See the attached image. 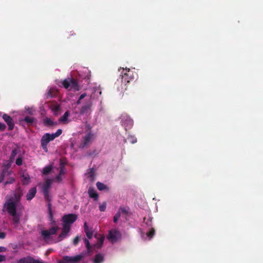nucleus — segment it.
<instances>
[{
  "instance_id": "obj_1",
  "label": "nucleus",
  "mask_w": 263,
  "mask_h": 263,
  "mask_svg": "<svg viewBox=\"0 0 263 263\" xmlns=\"http://www.w3.org/2000/svg\"><path fill=\"white\" fill-rule=\"evenodd\" d=\"M120 77L121 78L117 80L116 85L117 86L118 91L123 93L127 90V84L129 83L131 80L134 79V76L133 72L130 69L126 68L124 69L123 68Z\"/></svg>"
},
{
  "instance_id": "obj_2",
  "label": "nucleus",
  "mask_w": 263,
  "mask_h": 263,
  "mask_svg": "<svg viewBox=\"0 0 263 263\" xmlns=\"http://www.w3.org/2000/svg\"><path fill=\"white\" fill-rule=\"evenodd\" d=\"M10 215L12 216V222L16 227L20 220L21 214L16 213V203L13 201H6L4 205Z\"/></svg>"
},
{
  "instance_id": "obj_3",
  "label": "nucleus",
  "mask_w": 263,
  "mask_h": 263,
  "mask_svg": "<svg viewBox=\"0 0 263 263\" xmlns=\"http://www.w3.org/2000/svg\"><path fill=\"white\" fill-rule=\"evenodd\" d=\"M51 181L50 179H47L45 183L43 185L42 192L44 196V198L46 200L49 202L48 203V210L50 220L52 223H55V221L53 220V213L51 209V204L50 203V198L49 196V189L51 185Z\"/></svg>"
},
{
  "instance_id": "obj_4",
  "label": "nucleus",
  "mask_w": 263,
  "mask_h": 263,
  "mask_svg": "<svg viewBox=\"0 0 263 263\" xmlns=\"http://www.w3.org/2000/svg\"><path fill=\"white\" fill-rule=\"evenodd\" d=\"M62 84L64 88L66 89L70 88V90L78 91L80 89L77 80L72 78L65 79L63 81Z\"/></svg>"
},
{
  "instance_id": "obj_5",
  "label": "nucleus",
  "mask_w": 263,
  "mask_h": 263,
  "mask_svg": "<svg viewBox=\"0 0 263 263\" xmlns=\"http://www.w3.org/2000/svg\"><path fill=\"white\" fill-rule=\"evenodd\" d=\"M83 257V256L81 254L74 256H64L58 263H79Z\"/></svg>"
},
{
  "instance_id": "obj_6",
  "label": "nucleus",
  "mask_w": 263,
  "mask_h": 263,
  "mask_svg": "<svg viewBox=\"0 0 263 263\" xmlns=\"http://www.w3.org/2000/svg\"><path fill=\"white\" fill-rule=\"evenodd\" d=\"M54 139L52 135L49 133H46L42 136L41 140V143L45 152H47L48 151L47 145L48 143L53 141Z\"/></svg>"
},
{
  "instance_id": "obj_7",
  "label": "nucleus",
  "mask_w": 263,
  "mask_h": 263,
  "mask_svg": "<svg viewBox=\"0 0 263 263\" xmlns=\"http://www.w3.org/2000/svg\"><path fill=\"white\" fill-rule=\"evenodd\" d=\"M58 226L52 227L48 230H43L41 232V235L45 240H49L50 236L56 234L59 230Z\"/></svg>"
},
{
  "instance_id": "obj_8",
  "label": "nucleus",
  "mask_w": 263,
  "mask_h": 263,
  "mask_svg": "<svg viewBox=\"0 0 263 263\" xmlns=\"http://www.w3.org/2000/svg\"><path fill=\"white\" fill-rule=\"evenodd\" d=\"M77 219V216L74 214L65 215L62 218V221L65 224L69 225L73 223Z\"/></svg>"
},
{
  "instance_id": "obj_9",
  "label": "nucleus",
  "mask_w": 263,
  "mask_h": 263,
  "mask_svg": "<svg viewBox=\"0 0 263 263\" xmlns=\"http://www.w3.org/2000/svg\"><path fill=\"white\" fill-rule=\"evenodd\" d=\"M93 137V134H92L91 132H88L86 135L83 136L80 145V147L82 148L85 147L92 140Z\"/></svg>"
},
{
  "instance_id": "obj_10",
  "label": "nucleus",
  "mask_w": 263,
  "mask_h": 263,
  "mask_svg": "<svg viewBox=\"0 0 263 263\" xmlns=\"http://www.w3.org/2000/svg\"><path fill=\"white\" fill-rule=\"evenodd\" d=\"M17 263H45L43 261L40 259H35L31 256L23 257L18 261Z\"/></svg>"
},
{
  "instance_id": "obj_11",
  "label": "nucleus",
  "mask_w": 263,
  "mask_h": 263,
  "mask_svg": "<svg viewBox=\"0 0 263 263\" xmlns=\"http://www.w3.org/2000/svg\"><path fill=\"white\" fill-rule=\"evenodd\" d=\"M3 120L7 123L9 130H12L14 128V123L12 118L7 114H4L2 116Z\"/></svg>"
},
{
  "instance_id": "obj_12",
  "label": "nucleus",
  "mask_w": 263,
  "mask_h": 263,
  "mask_svg": "<svg viewBox=\"0 0 263 263\" xmlns=\"http://www.w3.org/2000/svg\"><path fill=\"white\" fill-rule=\"evenodd\" d=\"M122 124L124 126L125 130L130 129L133 125V121L128 117H123L122 119Z\"/></svg>"
},
{
  "instance_id": "obj_13",
  "label": "nucleus",
  "mask_w": 263,
  "mask_h": 263,
  "mask_svg": "<svg viewBox=\"0 0 263 263\" xmlns=\"http://www.w3.org/2000/svg\"><path fill=\"white\" fill-rule=\"evenodd\" d=\"M84 231L86 233L87 237L89 239H91L93 235L92 229L91 228L88 227L86 222H85L84 223Z\"/></svg>"
},
{
  "instance_id": "obj_14",
  "label": "nucleus",
  "mask_w": 263,
  "mask_h": 263,
  "mask_svg": "<svg viewBox=\"0 0 263 263\" xmlns=\"http://www.w3.org/2000/svg\"><path fill=\"white\" fill-rule=\"evenodd\" d=\"M36 193V189L35 187L31 188L26 195V199L31 200L33 198Z\"/></svg>"
},
{
  "instance_id": "obj_15",
  "label": "nucleus",
  "mask_w": 263,
  "mask_h": 263,
  "mask_svg": "<svg viewBox=\"0 0 263 263\" xmlns=\"http://www.w3.org/2000/svg\"><path fill=\"white\" fill-rule=\"evenodd\" d=\"M88 193L90 198H93L95 201L98 200L99 197L98 194L93 187L89 188Z\"/></svg>"
},
{
  "instance_id": "obj_16",
  "label": "nucleus",
  "mask_w": 263,
  "mask_h": 263,
  "mask_svg": "<svg viewBox=\"0 0 263 263\" xmlns=\"http://www.w3.org/2000/svg\"><path fill=\"white\" fill-rule=\"evenodd\" d=\"M21 177L22 178L21 181L23 184L26 185L29 184V183L30 182V178L28 173L23 172L21 175Z\"/></svg>"
},
{
  "instance_id": "obj_17",
  "label": "nucleus",
  "mask_w": 263,
  "mask_h": 263,
  "mask_svg": "<svg viewBox=\"0 0 263 263\" xmlns=\"http://www.w3.org/2000/svg\"><path fill=\"white\" fill-rule=\"evenodd\" d=\"M23 195L22 191L19 189H17L14 194V202L16 204L20 201L21 198Z\"/></svg>"
},
{
  "instance_id": "obj_18",
  "label": "nucleus",
  "mask_w": 263,
  "mask_h": 263,
  "mask_svg": "<svg viewBox=\"0 0 263 263\" xmlns=\"http://www.w3.org/2000/svg\"><path fill=\"white\" fill-rule=\"evenodd\" d=\"M91 106V104L90 103L83 106L80 110V114L82 115L87 113L90 110Z\"/></svg>"
},
{
  "instance_id": "obj_19",
  "label": "nucleus",
  "mask_w": 263,
  "mask_h": 263,
  "mask_svg": "<svg viewBox=\"0 0 263 263\" xmlns=\"http://www.w3.org/2000/svg\"><path fill=\"white\" fill-rule=\"evenodd\" d=\"M104 260L103 255L101 254H97L94 258L93 263H102Z\"/></svg>"
},
{
  "instance_id": "obj_20",
  "label": "nucleus",
  "mask_w": 263,
  "mask_h": 263,
  "mask_svg": "<svg viewBox=\"0 0 263 263\" xmlns=\"http://www.w3.org/2000/svg\"><path fill=\"white\" fill-rule=\"evenodd\" d=\"M44 124L47 126H52L57 124V122L52 121L50 118H46L44 120Z\"/></svg>"
},
{
  "instance_id": "obj_21",
  "label": "nucleus",
  "mask_w": 263,
  "mask_h": 263,
  "mask_svg": "<svg viewBox=\"0 0 263 263\" xmlns=\"http://www.w3.org/2000/svg\"><path fill=\"white\" fill-rule=\"evenodd\" d=\"M69 116L68 111H66L64 114L59 119V122L66 123L68 121V118Z\"/></svg>"
},
{
  "instance_id": "obj_22",
  "label": "nucleus",
  "mask_w": 263,
  "mask_h": 263,
  "mask_svg": "<svg viewBox=\"0 0 263 263\" xmlns=\"http://www.w3.org/2000/svg\"><path fill=\"white\" fill-rule=\"evenodd\" d=\"M117 233L118 232L116 231H110L109 233V235L108 236V239L111 240L112 241H116L117 240Z\"/></svg>"
},
{
  "instance_id": "obj_23",
  "label": "nucleus",
  "mask_w": 263,
  "mask_h": 263,
  "mask_svg": "<svg viewBox=\"0 0 263 263\" xmlns=\"http://www.w3.org/2000/svg\"><path fill=\"white\" fill-rule=\"evenodd\" d=\"M24 121L28 125H32L35 121V119L33 117L26 116L25 117Z\"/></svg>"
},
{
  "instance_id": "obj_24",
  "label": "nucleus",
  "mask_w": 263,
  "mask_h": 263,
  "mask_svg": "<svg viewBox=\"0 0 263 263\" xmlns=\"http://www.w3.org/2000/svg\"><path fill=\"white\" fill-rule=\"evenodd\" d=\"M57 95V91L52 88H50L47 93V98H53L55 97Z\"/></svg>"
},
{
  "instance_id": "obj_25",
  "label": "nucleus",
  "mask_w": 263,
  "mask_h": 263,
  "mask_svg": "<svg viewBox=\"0 0 263 263\" xmlns=\"http://www.w3.org/2000/svg\"><path fill=\"white\" fill-rule=\"evenodd\" d=\"M96 186L98 189L100 191H103L108 189L106 185L100 182H97L96 183Z\"/></svg>"
},
{
  "instance_id": "obj_26",
  "label": "nucleus",
  "mask_w": 263,
  "mask_h": 263,
  "mask_svg": "<svg viewBox=\"0 0 263 263\" xmlns=\"http://www.w3.org/2000/svg\"><path fill=\"white\" fill-rule=\"evenodd\" d=\"M155 234V230L154 228H149V230L146 232V236L151 239Z\"/></svg>"
},
{
  "instance_id": "obj_27",
  "label": "nucleus",
  "mask_w": 263,
  "mask_h": 263,
  "mask_svg": "<svg viewBox=\"0 0 263 263\" xmlns=\"http://www.w3.org/2000/svg\"><path fill=\"white\" fill-rule=\"evenodd\" d=\"M52 169V167L50 165L45 166L43 170V174L44 175H47L49 174Z\"/></svg>"
},
{
  "instance_id": "obj_28",
  "label": "nucleus",
  "mask_w": 263,
  "mask_h": 263,
  "mask_svg": "<svg viewBox=\"0 0 263 263\" xmlns=\"http://www.w3.org/2000/svg\"><path fill=\"white\" fill-rule=\"evenodd\" d=\"M70 226L69 225L65 224L63 223L62 232L64 233L65 234H67L70 231Z\"/></svg>"
},
{
  "instance_id": "obj_29",
  "label": "nucleus",
  "mask_w": 263,
  "mask_h": 263,
  "mask_svg": "<svg viewBox=\"0 0 263 263\" xmlns=\"http://www.w3.org/2000/svg\"><path fill=\"white\" fill-rule=\"evenodd\" d=\"M144 222H145L146 224L149 228H151L152 226V218L151 217H148L147 219L146 218H144Z\"/></svg>"
},
{
  "instance_id": "obj_30",
  "label": "nucleus",
  "mask_w": 263,
  "mask_h": 263,
  "mask_svg": "<svg viewBox=\"0 0 263 263\" xmlns=\"http://www.w3.org/2000/svg\"><path fill=\"white\" fill-rule=\"evenodd\" d=\"M17 154V151L16 149H13L11 152V155L10 156V161H12L16 155Z\"/></svg>"
},
{
  "instance_id": "obj_31",
  "label": "nucleus",
  "mask_w": 263,
  "mask_h": 263,
  "mask_svg": "<svg viewBox=\"0 0 263 263\" xmlns=\"http://www.w3.org/2000/svg\"><path fill=\"white\" fill-rule=\"evenodd\" d=\"M67 235V234H65L64 233L62 232L59 234V236H58V237L57 238V242H60V241H62L64 238H65L66 237Z\"/></svg>"
},
{
  "instance_id": "obj_32",
  "label": "nucleus",
  "mask_w": 263,
  "mask_h": 263,
  "mask_svg": "<svg viewBox=\"0 0 263 263\" xmlns=\"http://www.w3.org/2000/svg\"><path fill=\"white\" fill-rule=\"evenodd\" d=\"M62 133V130L61 129H59L55 133L51 134L54 139L60 136Z\"/></svg>"
},
{
  "instance_id": "obj_33",
  "label": "nucleus",
  "mask_w": 263,
  "mask_h": 263,
  "mask_svg": "<svg viewBox=\"0 0 263 263\" xmlns=\"http://www.w3.org/2000/svg\"><path fill=\"white\" fill-rule=\"evenodd\" d=\"M127 140L132 144L137 142V138L135 136H130L127 138Z\"/></svg>"
},
{
  "instance_id": "obj_34",
  "label": "nucleus",
  "mask_w": 263,
  "mask_h": 263,
  "mask_svg": "<svg viewBox=\"0 0 263 263\" xmlns=\"http://www.w3.org/2000/svg\"><path fill=\"white\" fill-rule=\"evenodd\" d=\"M106 208V202H103L99 206V210L101 212H104Z\"/></svg>"
},
{
  "instance_id": "obj_35",
  "label": "nucleus",
  "mask_w": 263,
  "mask_h": 263,
  "mask_svg": "<svg viewBox=\"0 0 263 263\" xmlns=\"http://www.w3.org/2000/svg\"><path fill=\"white\" fill-rule=\"evenodd\" d=\"M121 216L120 212L118 211L114 217V222L117 223Z\"/></svg>"
},
{
  "instance_id": "obj_36",
  "label": "nucleus",
  "mask_w": 263,
  "mask_h": 263,
  "mask_svg": "<svg viewBox=\"0 0 263 263\" xmlns=\"http://www.w3.org/2000/svg\"><path fill=\"white\" fill-rule=\"evenodd\" d=\"M104 240V237H101L99 238V242L98 244L96 245L98 248H100L102 247V246Z\"/></svg>"
},
{
  "instance_id": "obj_37",
  "label": "nucleus",
  "mask_w": 263,
  "mask_h": 263,
  "mask_svg": "<svg viewBox=\"0 0 263 263\" xmlns=\"http://www.w3.org/2000/svg\"><path fill=\"white\" fill-rule=\"evenodd\" d=\"M6 170H3L2 173L0 175V183L2 182L4 179V177L5 176Z\"/></svg>"
},
{
  "instance_id": "obj_38",
  "label": "nucleus",
  "mask_w": 263,
  "mask_h": 263,
  "mask_svg": "<svg viewBox=\"0 0 263 263\" xmlns=\"http://www.w3.org/2000/svg\"><path fill=\"white\" fill-rule=\"evenodd\" d=\"M84 243H85V244L86 245V247L87 250L88 251H89L90 250V248H91V246L90 245V243H89V241H88V240L86 239V238H85L84 239Z\"/></svg>"
},
{
  "instance_id": "obj_39",
  "label": "nucleus",
  "mask_w": 263,
  "mask_h": 263,
  "mask_svg": "<svg viewBox=\"0 0 263 263\" xmlns=\"http://www.w3.org/2000/svg\"><path fill=\"white\" fill-rule=\"evenodd\" d=\"M22 163H23V160H22V158L18 157L16 159V161H15L16 164L18 166H21L22 164Z\"/></svg>"
},
{
  "instance_id": "obj_40",
  "label": "nucleus",
  "mask_w": 263,
  "mask_h": 263,
  "mask_svg": "<svg viewBox=\"0 0 263 263\" xmlns=\"http://www.w3.org/2000/svg\"><path fill=\"white\" fill-rule=\"evenodd\" d=\"M65 173V167L63 165H61L60 170V172H59V175L62 176V175H64Z\"/></svg>"
},
{
  "instance_id": "obj_41",
  "label": "nucleus",
  "mask_w": 263,
  "mask_h": 263,
  "mask_svg": "<svg viewBox=\"0 0 263 263\" xmlns=\"http://www.w3.org/2000/svg\"><path fill=\"white\" fill-rule=\"evenodd\" d=\"M6 128L5 124L0 122V132H4Z\"/></svg>"
},
{
  "instance_id": "obj_42",
  "label": "nucleus",
  "mask_w": 263,
  "mask_h": 263,
  "mask_svg": "<svg viewBox=\"0 0 263 263\" xmlns=\"http://www.w3.org/2000/svg\"><path fill=\"white\" fill-rule=\"evenodd\" d=\"M79 240H80V238H79V236H77V237H76L73 239V243L75 246H76V245H78V242H79Z\"/></svg>"
},
{
  "instance_id": "obj_43",
  "label": "nucleus",
  "mask_w": 263,
  "mask_h": 263,
  "mask_svg": "<svg viewBox=\"0 0 263 263\" xmlns=\"http://www.w3.org/2000/svg\"><path fill=\"white\" fill-rule=\"evenodd\" d=\"M119 211H121L124 214H127V210L125 208H120L119 209Z\"/></svg>"
},
{
  "instance_id": "obj_44",
  "label": "nucleus",
  "mask_w": 263,
  "mask_h": 263,
  "mask_svg": "<svg viewBox=\"0 0 263 263\" xmlns=\"http://www.w3.org/2000/svg\"><path fill=\"white\" fill-rule=\"evenodd\" d=\"M60 109V106L59 105H55L52 108V110L54 111H58Z\"/></svg>"
},
{
  "instance_id": "obj_45",
  "label": "nucleus",
  "mask_w": 263,
  "mask_h": 263,
  "mask_svg": "<svg viewBox=\"0 0 263 263\" xmlns=\"http://www.w3.org/2000/svg\"><path fill=\"white\" fill-rule=\"evenodd\" d=\"M6 237V233L5 232H0V239H4Z\"/></svg>"
},
{
  "instance_id": "obj_46",
  "label": "nucleus",
  "mask_w": 263,
  "mask_h": 263,
  "mask_svg": "<svg viewBox=\"0 0 263 263\" xmlns=\"http://www.w3.org/2000/svg\"><path fill=\"white\" fill-rule=\"evenodd\" d=\"M88 174H89L90 177H92L94 174V171L93 168H91L89 170V172H88Z\"/></svg>"
},
{
  "instance_id": "obj_47",
  "label": "nucleus",
  "mask_w": 263,
  "mask_h": 263,
  "mask_svg": "<svg viewBox=\"0 0 263 263\" xmlns=\"http://www.w3.org/2000/svg\"><path fill=\"white\" fill-rule=\"evenodd\" d=\"M55 179L59 182H61L62 180V178L61 177V175H58L56 177Z\"/></svg>"
},
{
  "instance_id": "obj_48",
  "label": "nucleus",
  "mask_w": 263,
  "mask_h": 263,
  "mask_svg": "<svg viewBox=\"0 0 263 263\" xmlns=\"http://www.w3.org/2000/svg\"><path fill=\"white\" fill-rule=\"evenodd\" d=\"M6 257L4 255H0V262L5 261Z\"/></svg>"
},
{
  "instance_id": "obj_49",
  "label": "nucleus",
  "mask_w": 263,
  "mask_h": 263,
  "mask_svg": "<svg viewBox=\"0 0 263 263\" xmlns=\"http://www.w3.org/2000/svg\"><path fill=\"white\" fill-rule=\"evenodd\" d=\"M14 181H15V179L14 178H11L10 181H6L5 182V184L12 183Z\"/></svg>"
},
{
  "instance_id": "obj_50",
  "label": "nucleus",
  "mask_w": 263,
  "mask_h": 263,
  "mask_svg": "<svg viewBox=\"0 0 263 263\" xmlns=\"http://www.w3.org/2000/svg\"><path fill=\"white\" fill-rule=\"evenodd\" d=\"M6 251V248L4 247H0V252H5Z\"/></svg>"
},
{
  "instance_id": "obj_51",
  "label": "nucleus",
  "mask_w": 263,
  "mask_h": 263,
  "mask_svg": "<svg viewBox=\"0 0 263 263\" xmlns=\"http://www.w3.org/2000/svg\"><path fill=\"white\" fill-rule=\"evenodd\" d=\"M86 96V93H83L80 96L79 99L82 100V99H84Z\"/></svg>"
},
{
  "instance_id": "obj_52",
  "label": "nucleus",
  "mask_w": 263,
  "mask_h": 263,
  "mask_svg": "<svg viewBox=\"0 0 263 263\" xmlns=\"http://www.w3.org/2000/svg\"><path fill=\"white\" fill-rule=\"evenodd\" d=\"M81 100L79 99V100L77 101V104L79 105L81 103Z\"/></svg>"
}]
</instances>
